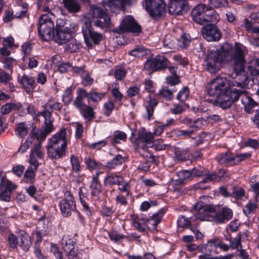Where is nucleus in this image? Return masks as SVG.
I'll use <instances>...</instances> for the list:
<instances>
[{
  "mask_svg": "<svg viewBox=\"0 0 259 259\" xmlns=\"http://www.w3.org/2000/svg\"><path fill=\"white\" fill-rule=\"evenodd\" d=\"M228 5L227 0H208V6L211 7V10H213V8L226 7Z\"/></svg>",
  "mask_w": 259,
  "mask_h": 259,
  "instance_id": "4c0bfd02",
  "label": "nucleus"
},
{
  "mask_svg": "<svg viewBox=\"0 0 259 259\" xmlns=\"http://www.w3.org/2000/svg\"><path fill=\"white\" fill-rule=\"evenodd\" d=\"M15 17L14 12L10 10H7L5 12V16L3 18V21L5 23H9L13 20Z\"/></svg>",
  "mask_w": 259,
  "mask_h": 259,
  "instance_id": "13d9d810",
  "label": "nucleus"
},
{
  "mask_svg": "<svg viewBox=\"0 0 259 259\" xmlns=\"http://www.w3.org/2000/svg\"><path fill=\"white\" fill-rule=\"evenodd\" d=\"M191 220L189 219L184 216H181L178 220V224L181 228L188 227V226H191Z\"/></svg>",
  "mask_w": 259,
  "mask_h": 259,
  "instance_id": "3c124183",
  "label": "nucleus"
},
{
  "mask_svg": "<svg viewBox=\"0 0 259 259\" xmlns=\"http://www.w3.org/2000/svg\"><path fill=\"white\" fill-rule=\"evenodd\" d=\"M206 91L209 96L216 98V105L224 109L230 108L239 98L248 113H252L253 108L257 106V103L249 97L245 90H231L229 80L226 77L218 76L213 79L207 84Z\"/></svg>",
  "mask_w": 259,
  "mask_h": 259,
  "instance_id": "f03ea898",
  "label": "nucleus"
},
{
  "mask_svg": "<svg viewBox=\"0 0 259 259\" xmlns=\"http://www.w3.org/2000/svg\"><path fill=\"white\" fill-rule=\"evenodd\" d=\"M166 80L168 84L174 85L178 84L180 82L179 76H168Z\"/></svg>",
  "mask_w": 259,
  "mask_h": 259,
  "instance_id": "338daca9",
  "label": "nucleus"
},
{
  "mask_svg": "<svg viewBox=\"0 0 259 259\" xmlns=\"http://www.w3.org/2000/svg\"><path fill=\"white\" fill-rule=\"evenodd\" d=\"M220 240L218 238H214L208 241L207 244L204 246L206 252L210 253L213 249L218 247Z\"/></svg>",
  "mask_w": 259,
  "mask_h": 259,
  "instance_id": "c9c22d12",
  "label": "nucleus"
},
{
  "mask_svg": "<svg viewBox=\"0 0 259 259\" xmlns=\"http://www.w3.org/2000/svg\"><path fill=\"white\" fill-rule=\"evenodd\" d=\"M82 32L85 42L90 48L94 45H98L102 39V35L94 31L90 21H86L82 26Z\"/></svg>",
  "mask_w": 259,
  "mask_h": 259,
  "instance_id": "1a4fd4ad",
  "label": "nucleus"
},
{
  "mask_svg": "<svg viewBox=\"0 0 259 259\" xmlns=\"http://www.w3.org/2000/svg\"><path fill=\"white\" fill-rule=\"evenodd\" d=\"M70 42L65 46V50L70 53L76 52L80 47V44L72 37Z\"/></svg>",
  "mask_w": 259,
  "mask_h": 259,
  "instance_id": "f704fd0d",
  "label": "nucleus"
},
{
  "mask_svg": "<svg viewBox=\"0 0 259 259\" xmlns=\"http://www.w3.org/2000/svg\"><path fill=\"white\" fill-rule=\"evenodd\" d=\"M51 100H49L46 104L42 106V108L48 107L53 112L54 110L61 111L63 107L62 103L60 102H55L53 104L51 103Z\"/></svg>",
  "mask_w": 259,
  "mask_h": 259,
  "instance_id": "a18cd8bd",
  "label": "nucleus"
},
{
  "mask_svg": "<svg viewBox=\"0 0 259 259\" xmlns=\"http://www.w3.org/2000/svg\"><path fill=\"white\" fill-rule=\"evenodd\" d=\"M19 245L24 250H28L31 245L30 237L25 232H22L18 236Z\"/></svg>",
  "mask_w": 259,
  "mask_h": 259,
  "instance_id": "393cba45",
  "label": "nucleus"
},
{
  "mask_svg": "<svg viewBox=\"0 0 259 259\" xmlns=\"http://www.w3.org/2000/svg\"><path fill=\"white\" fill-rule=\"evenodd\" d=\"M70 161L72 169L75 171H78L80 170V164L77 157L72 155L71 156Z\"/></svg>",
  "mask_w": 259,
  "mask_h": 259,
  "instance_id": "864d4df0",
  "label": "nucleus"
},
{
  "mask_svg": "<svg viewBox=\"0 0 259 259\" xmlns=\"http://www.w3.org/2000/svg\"><path fill=\"white\" fill-rule=\"evenodd\" d=\"M104 107L105 109V114L108 116L112 112L114 108V104L112 102L109 101L104 104Z\"/></svg>",
  "mask_w": 259,
  "mask_h": 259,
  "instance_id": "4d7b16f0",
  "label": "nucleus"
},
{
  "mask_svg": "<svg viewBox=\"0 0 259 259\" xmlns=\"http://www.w3.org/2000/svg\"><path fill=\"white\" fill-rule=\"evenodd\" d=\"M67 147L66 128H62L50 139L47 146L48 155L53 159L61 158L65 155Z\"/></svg>",
  "mask_w": 259,
  "mask_h": 259,
  "instance_id": "7ed1b4c3",
  "label": "nucleus"
},
{
  "mask_svg": "<svg viewBox=\"0 0 259 259\" xmlns=\"http://www.w3.org/2000/svg\"><path fill=\"white\" fill-rule=\"evenodd\" d=\"M126 139V135L123 132L117 131L114 134L113 140L115 143H120V141H125Z\"/></svg>",
  "mask_w": 259,
  "mask_h": 259,
  "instance_id": "de8ad7c7",
  "label": "nucleus"
},
{
  "mask_svg": "<svg viewBox=\"0 0 259 259\" xmlns=\"http://www.w3.org/2000/svg\"><path fill=\"white\" fill-rule=\"evenodd\" d=\"M106 95L105 93H98L96 92H91L88 93L84 89L79 88L77 90V96L76 98V102L78 106L81 104V100L83 101L85 98H88L89 99L94 102L100 101Z\"/></svg>",
  "mask_w": 259,
  "mask_h": 259,
  "instance_id": "dca6fc26",
  "label": "nucleus"
},
{
  "mask_svg": "<svg viewBox=\"0 0 259 259\" xmlns=\"http://www.w3.org/2000/svg\"><path fill=\"white\" fill-rule=\"evenodd\" d=\"M214 209L215 207L212 205L205 204L202 202L197 203L194 206L196 219L202 221H213Z\"/></svg>",
  "mask_w": 259,
  "mask_h": 259,
  "instance_id": "9d476101",
  "label": "nucleus"
},
{
  "mask_svg": "<svg viewBox=\"0 0 259 259\" xmlns=\"http://www.w3.org/2000/svg\"><path fill=\"white\" fill-rule=\"evenodd\" d=\"M74 243L72 238L68 236H64L62 239L63 249L67 253L74 250Z\"/></svg>",
  "mask_w": 259,
  "mask_h": 259,
  "instance_id": "cd10ccee",
  "label": "nucleus"
},
{
  "mask_svg": "<svg viewBox=\"0 0 259 259\" xmlns=\"http://www.w3.org/2000/svg\"><path fill=\"white\" fill-rule=\"evenodd\" d=\"M232 217V210L229 208H224L221 211L217 212L215 209L214 210L212 221L221 223L228 221Z\"/></svg>",
  "mask_w": 259,
  "mask_h": 259,
  "instance_id": "4be33fe9",
  "label": "nucleus"
},
{
  "mask_svg": "<svg viewBox=\"0 0 259 259\" xmlns=\"http://www.w3.org/2000/svg\"><path fill=\"white\" fill-rule=\"evenodd\" d=\"M207 181H219V177L217 173H208L206 175L205 179L201 181L199 184L196 185V188L198 189L203 188L200 185L202 183L207 182Z\"/></svg>",
  "mask_w": 259,
  "mask_h": 259,
  "instance_id": "79ce46f5",
  "label": "nucleus"
},
{
  "mask_svg": "<svg viewBox=\"0 0 259 259\" xmlns=\"http://www.w3.org/2000/svg\"><path fill=\"white\" fill-rule=\"evenodd\" d=\"M64 7L69 13H76L81 10V6L77 0H63Z\"/></svg>",
  "mask_w": 259,
  "mask_h": 259,
  "instance_id": "b1692460",
  "label": "nucleus"
},
{
  "mask_svg": "<svg viewBox=\"0 0 259 259\" xmlns=\"http://www.w3.org/2000/svg\"><path fill=\"white\" fill-rule=\"evenodd\" d=\"M254 61V60L251 61L250 65L248 67V70L251 75L255 76L259 74V66L256 64H252Z\"/></svg>",
  "mask_w": 259,
  "mask_h": 259,
  "instance_id": "6e6d98bb",
  "label": "nucleus"
},
{
  "mask_svg": "<svg viewBox=\"0 0 259 259\" xmlns=\"http://www.w3.org/2000/svg\"><path fill=\"white\" fill-rule=\"evenodd\" d=\"M14 61V60L12 57H7L3 58L2 62L4 64V68L7 69H11L12 67V64Z\"/></svg>",
  "mask_w": 259,
  "mask_h": 259,
  "instance_id": "bf43d9fd",
  "label": "nucleus"
},
{
  "mask_svg": "<svg viewBox=\"0 0 259 259\" xmlns=\"http://www.w3.org/2000/svg\"><path fill=\"white\" fill-rule=\"evenodd\" d=\"M158 102L154 98H149L147 104L146 105V108L148 113V119H150L152 117L154 112V108L157 105Z\"/></svg>",
  "mask_w": 259,
  "mask_h": 259,
  "instance_id": "473e14b6",
  "label": "nucleus"
},
{
  "mask_svg": "<svg viewBox=\"0 0 259 259\" xmlns=\"http://www.w3.org/2000/svg\"><path fill=\"white\" fill-rule=\"evenodd\" d=\"M247 53L246 48L240 43L236 42L234 47L225 43L219 50L208 52L205 59L206 70L210 73H217L222 67V61L224 58L233 67L234 72L231 74L233 85L243 89L248 82L247 73L244 70Z\"/></svg>",
  "mask_w": 259,
  "mask_h": 259,
  "instance_id": "f257e3e1",
  "label": "nucleus"
},
{
  "mask_svg": "<svg viewBox=\"0 0 259 259\" xmlns=\"http://www.w3.org/2000/svg\"><path fill=\"white\" fill-rule=\"evenodd\" d=\"M164 0H145V8L150 16L157 18L162 15L166 9Z\"/></svg>",
  "mask_w": 259,
  "mask_h": 259,
  "instance_id": "ddd939ff",
  "label": "nucleus"
},
{
  "mask_svg": "<svg viewBox=\"0 0 259 259\" xmlns=\"http://www.w3.org/2000/svg\"><path fill=\"white\" fill-rule=\"evenodd\" d=\"M179 122L181 124H185L190 128H199L203 125L205 121L201 117L192 119L189 117L181 116L179 118Z\"/></svg>",
  "mask_w": 259,
  "mask_h": 259,
  "instance_id": "6ab92c4d",
  "label": "nucleus"
},
{
  "mask_svg": "<svg viewBox=\"0 0 259 259\" xmlns=\"http://www.w3.org/2000/svg\"><path fill=\"white\" fill-rule=\"evenodd\" d=\"M218 162L220 164L225 165H235L234 156L229 151L225 153H223L218 155L217 157Z\"/></svg>",
  "mask_w": 259,
  "mask_h": 259,
  "instance_id": "5701e85b",
  "label": "nucleus"
},
{
  "mask_svg": "<svg viewBox=\"0 0 259 259\" xmlns=\"http://www.w3.org/2000/svg\"><path fill=\"white\" fill-rule=\"evenodd\" d=\"M133 143L136 150L142 149L143 150V154L142 153L141 151H139L141 155L147 158L148 157V155H149V159L150 160H148V161L151 162L154 161V156L144 151L148 147L154 146V139L153 133L146 132L139 133L138 137L135 139Z\"/></svg>",
  "mask_w": 259,
  "mask_h": 259,
  "instance_id": "39448f33",
  "label": "nucleus"
},
{
  "mask_svg": "<svg viewBox=\"0 0 259 259\" xmlns=\"http://www.w3.org/2000/svg\"><path fill=\"white\" fill-rule=\"evenodd\" d=\"M27 10L28 4L26 3H23L21 5L16 6L13 11L15 14V17L18 18L26 17Z\"/></svg>",
  "mask_w": 259,
  "mask_h": 259,
  "instance_id": "c756f323",
  "label": "nucleus"
},
{
  "mask_svg": "<svg viewBox=\"0 0 259 259\" xmlns=\"http://www.w3.org/2000/svg\"><path fill=\"white\" fill-rule=\"evenodd\" d=\"M49 134L46 133L43 130H40L39 132L33 131L31 134H30V139H36L37 141H39L38 143H41V142L45 139L47 136Z\"/></svg>",
  "mask_w": 259,
  "mask_h": 259,
  "instance_id": "e433bc0d",
  "label": "nucleus"
},
{
  "mask_svg": "<svg viewBox=\"0 0 259 259\" xmlns=\"http://www.w3.org/2000/svg\"><path fill=\"white\" fill-rule=\"evenodd\" d=\"M141 31V26L136 22L133 17L130 15L125 16L122 19L118 28L112 30V32L116 38L119 37L120 34L125 32H132L139 34Z\"/></svg>",
  "mask_w": 259,
  "mask_h": 259,
  "instance_id": "0eeeda50",
  "label": "nucleus"
},
{
  "mask_svg": "<svg viewBox=\"0 0 259 259\" xmlns=\"http://www.w3.org/2000/svg\"><path fill=\"white\" fill-rule=\"evenodd\" d=\"M150 53L149 49L143 46H137L129 52V54L137 58L143 57Z\"/></svg>",
  "mask_w": 259,
  "mask_h": 259,
  "instance_id": "c85d7f7f",
  "label": "nucleus"
},
{
  "mask_svg": "<svg viewBox=\"0 0 259 259\" xmlns=\"http://www.w3.org/2000/svg\"><path fill=\"white\" fill-rule=\"evenodd\" d=\"M218 176L219 177V181L222 180L227 181L230 178V175L224 169H220L218 171Z\"/></svg>",
  "mask_w": 259,
  "mask_h": 259,
  "instance_id": "0e129e2a",
  "label": "nucleus"
},
{
  "mask_svg": "<svg viewBox=\"0 0 259 259\" xmlns=\"http://www.w3.org/2000/svg\"><path fill=\"white\" fill-rule=\"evenodd\" d=\"M100 172H97L92 178V183L90 188L92 189V194L94 196H98L101 192V185L99 181V175Z\"/></svg>",
  "mask_w": 259,
  "mask_h": 259,
  "instance_id": "a878e982",
  "label": "nucleus"
},
{
  "mask_svg": "<svg viewBox=\"0 0 259 259\" xmlns=\"http://www.w3.org/2000/svg\"><path fill=\"white\" fill-rule=\"evenodd\" d=\"M18 237H17L14 234H11L8 236V241L10 246L12 248L17 247L19 244Z\"/></svg>",
  "mask_w": 259,
  "mask_h": 259,
  "instance_id": "603ef678",
  "label": "nucleus"
},
{
  "mask_svg": "<svg viewBox=\"0 0 259 259\" xmlns=\"http://www.w3.org/2000/svg\"><path fill=\"white\" fill-rule=\"evenodd\" d=\"M195 171H196L195 169H193L192 171L183 170L178 172L177 175L178 178L187 183L188 181H191L193 176L197 175Z\"/></svg>",
  "mask_w": 259,
  "mask_h": 259,
  "instance_id": "7c9ffc66",
  "label": "nucleus"
},
{
  "mask_svg": "<svg viewBox=\"0 0 259 259\" xmlns=\"http://www.w3.org/2000/svg\"><path fill=\"white\" fill-rule=\"evenodd\" d=\"M190 15L194 22L201 25L209 23H216L220 20L219 14L214 10H211V7L203 3L195 6L192 9Z\"/></svg>",
  "mask_w": 259,
  "mask_h": 259,
  "instance_id": "20e7f679",
  "label": "nucleus"
},
{
  "mask_svg": "<svg viewBox=\"0 0 259 259\" xmlns=\"http://www.w3.org/2000/svg\"><path fill=\"white\" fill-rule=\"evenodd\" d=\"M105 7H108L112 11L124 10V8L131 4V0H103Z\"/></svg>",
  "mask_w": 259,
  "mask_h": 259,
  "instance_id": "a211bd4d",
  "label": "nucleus"
},
{
  "mask_svg": "<svg viewBox=\"0 0 259 259\" xmlns=\"http://www.w3.org/2000/svg\"><path fill=\"white\" fill-rule=\"evenodd\" d=\"M31 167L28 168L24 174V178L27 182L32 183L35 177V171Z\"/></svg>",
  "mask_w": 259,
  "mask_h": 259,
  "instance_id": "49530a36",
  "label": "nucleus"
},
{
  "mask_svg": "<svg viewBox=\"0 0 259 259\" xmlns=\"http://www.w3.org/2000/svg\"><path fill=\"white\" fill-rule=\"evenodd\" d=\"M257 208V205L252 202L248 203L245 208L243 209V212L247 215L251 213H254Z\"/></svg>",
  "mask_w": 259,
  "mask_h": 259,
  "instance_id": "8fccbe9b",
  "label": "nucleus"
},
{
  "mask_svg": "<svg viewBox=\"0 0 259 259\" xmlns=\"http://www.w3.org/2000/svg\"><path fill=\"white\" fill-rule=\"evenodd\" d=\"M251 154L249 153L240 154L236 155L234 156L235 165H237L242 161L249 158Z\"/></svg>",
  "mask_w": 259,
  "mask_h": 259,
  "instance_id": "5fc2aeb1",
  "label": "nucleus"
},
{
  "mask_svg": "<svg viewBox=\"0 0 259 259\" xmlns=\"http://www.w3.org/2000/svg\"><path fill=\"white\" fill-rule=\"evenodd\" d=\"M189 95V89L188 87L183 88L178 93L177 98L180 102L184 103Z\"/></svg>",
  "mask_w": 259,
  "mask_h": 259,
  "instance_id": "37998d69",
  "label": "nucleus"
},
{
  "mask_svg": "<svg viewBox=\"0 0 259 259\" xmlns=\"http://www.w3.org/2000/svg\"><path fill=\"white\" fill-rule=\"evenodd\" d=\"M71 67V65L69 63H62L58 65V69L61 73L66 72Z\"/></svg>",
  "mask_w": 259,
  "mask_h": 259,
  "instance_id": "774afa93",
  "label": "nucleus"
},
{
  "mask_svg": "<svg viewBox=\"0 0 259 259\" xmlns=\"http://www.w3.org/2000/svg\"><path fill=\"white\" fill-rule=\"evenodd\" d=\"M168 88V87H163L159 91V95L167 100H171L173 97V92Z\"/></svg>",
  "mask_w": 259,
  "mask_h": 259,
  "instance_id": "c03bdc74",
  "label": "nucleus"
},
{
  "mask_svg": "<svg viewBox=\"0 0 259 259\" xmlns=\"http://www.w3.org/2000/svg\"><path fill=\"white\" fill-rule=\"evenodd\" d=\"M190 152L189 148L181 149L177 148L175 150V157L179 161H185L189 159Z\"/></svg>",
  "mask_w": 259,
  "mask_h": 259,
  "instance_id": "bb28decb",
  "label": "nucleus"
},
{
  "mask_svg": "<svg viewBox=\"0 0 259 259\" xmlns=\"http://www.w3.org/2000/svg\"><path fill=\"white\" fill-rule=\"evenodd\" d=\"M38 32L43 40L48 41L52 38L54 32V24L48 15L43 14L39 17Z\"/></svg>",
  "mask_w": 259,
  "mask_h": 259,
  "instance_id": "6e6552de",
  "label": "nucleus"
},
{
  "mask_svg": "<svg viewBox=\"0 0 259 259\" xmlns=\"http://www.w3.org/2000/svg\"><path fill=\"white\" fill-rule=\"evenodd\" d=\"M245 195L244 190L240 187H233V191L230 195L231 197L235 199H241Z\"/></svg>",
  "mask_w": 259,
  "mask_h": 259,
  "instance_id": "ea45409f",
  "label": "nucleus"
},
{
  "mask_svg": "<svg viewBox=\"0 0 259 259\" xmlns=\"http://www.w3.org/2000/svg\"><path fill=\"white\" fill-rule=\"evenodd\" d=\"M176 133L178 136H183L185 138H190L193 134V130H176Z\"/></svg>",
  "mask_w": 259,
  "mask_h": 259,
  "instance_id": "e2e57ef3",
  "label": "nucleus"
},
{
  "mask_svg": "<svg viewBox=\"0 0 259 259\" xmlns=\"http://www.w3.org/2000/svg\"><path fill=\"white\" fill-rule=\"evenodd\" d=\"M16 135L21 138L25 137L28 134V128L25 122L17 124L15 128Z\"/></svg>",
  "mask_w": 259,
  "mask_h": 259,
  "instance_id": "72a5a7b5",
  "label": "nucleus"
},
{
  "mask_svg": "<svg viewBox=\"0 0 259 259\" xmlns=\"http://www.w3.org/2000/svg\"><path fill=\"white\" fill-rule=\"evenodd\" d=\"M73 31L64 24H61L57 21L55 28V33L52 37L54 41L59 45L66 44L72 37Z\"/></svg>",
  "mask_w": 259,
  "mask_h": 259,
  "instance_id": "f8f14e48",
  "label": "nucleus"
},
{
  "mask_svg": "<svg viewBox=\"0 0 259 259\" xmlns=\"http://www.w3.org/2000/svg\"><path fill=\"white\" fill-rule=\"evenodd\" d=\"M123 182V178L117 175H109L107 176L104 180L105 185H119Z\"/></svg>",
  "mask_w": 259,
  "mask_h": 259,
  "instance_id": "2f4dec72",
  "label": "nucleus"
},
{
  "mask_svg": "<svg viewBox=\"0 0 259 259\" xmlns=\"http://www.w3.org/2000/svg\"><path fill=\"white\" fill-rule=\"evenodd\" d=\"M185 110L184 106L179 104H176L174 108L171 109V112L174 114H178L183 113Z\"/></svg>",
  "mask_w": 259,
  "mask_h": 259,
  "instance_id": "052dcab7",
  "label": "nucleus"
},
{
  "mask_svg": "<svg viewBox=\"0 0 259 259\" xmlns=\"http://www.w3.org/2000/svg\"><path fill=\"white\" fill-rule=\"evenodd\" d=\"M19 82L28 94H32L36 85L35 79L33 77L24 74L19 79Z\"/></svg>",
  "mask_w": 259,
  "mask_h": 259,
  "instance_id": "aec40b11",
  "label": "nucleus"
},
{
  "mask_svg": "<svg viewBox=\"0 0 259 259\" xmlns=\"http://www.w3.org/2000/svg\"><path fill=\"white\" fill-rule=\"evenodd\" d=\"M12 79V76L8 73L0 69V82L4 84L8 83Z\"/></svg>",
  "mask_w": 259,
  "mask_h": 259,
  "instance_id": "09e8293b",
  "label": "nucleus"
},
{
  "mask_svg": "<svg viewBox=\"0 0 259 259\" xmlns=\"http://www.w3.org/2000/svg\"><path fill=\"white\" fill-rule=\"evenodd\" d=\"M205 24L201 29L203 37L208 41H215L220 39L222 34L217 26L210 23Z\"/></svg>",
  "mask_w": 259,
  "mask_h": 259,
  "instance_id": "4468645a",
  "label": "nucleus"
},
{
  "mask_svg": "<svg viewBox=\"0 0 259 259\" xmlns=\"http://www.w3.org/2000/svg\"><path fill=\"white\" fill-rule=\"evenodd\" d=\"M109 235L110 239L115 242H117L121 239H122L124 237V235H120L116 231H112L110 232L109 234Z\"/></svg>",
  "mask_w": 259,
  "mask_h": 259,
  "instance_id": "680f3d73",
  "label": "nucleus"
},
{
  "mask_svg": "<svg viewBox=\"0 0 259 259\" xmlns=\"http://www.w3.org/2000/svg\"><path fill=\"white\" fill-rule=\"evenodd\" d=\"M162 220V218L160 217V216H159L156 213L152 215V217L151 219L148 220L147 221L148 222H152V225L153 226V228H156L159 223L161 222Z\"/></svg>",
  "mask_w": 259,
  "mask_h": 259,
  "instance_id": "69168bd1",
  "label": "nucleus"
},
{
  "mask_svg": "<svg viewBox=\"0 0 259 259\" xmlns=\"http://www.w3.org/2000/svg\"><path fill=\"white\" fill-rule=\"evenodd\" d=\"M0 186L2 188H4L5 190L9 191L11 192V193L16 188L15 185L4 177L2 178L1 179Z\"/></svg>",
  "mask_w": 259,
  "mask_h": 259,
  "instance_id": "58836bf2",
  "label": "nucleus"
},
{
  "mask_svg": "<svg viewBox=\"0 0 259 259\" xmlns=\"http://www.w3.org/2000/svg\"><path fill=\"white\" fill-rule=\"evenodd\" d=\"M124 161L122 156L120 155H117L112 160L107 164V167L110 169L114 168L116 166L121 164Z\"/></svg>",
  "mask_w": 259,
  "mask_h": 259,
  "instance_id": "a19ab883",
  "label": "nucleus"
},
{
  "mask_svg": "<svg viewBox=\"0 0 259 259\" xmlns=\"http://www.w3.org/2000/svg\"><path fill=\"white\" fill-rule=\"evenodd\" d=\"M88 14L94 19V25L101 28H106L111 25V19L107 13L100 7L91 5Z\"/></svg>",
  "mask_w": 259,
  "mask_h": 259,
  "instance_id": "423d86ee",
  "label": "nucleus"
},
{
  "mask_svg": "<svg viewBox=\"0 0 259 259\" xmlns=\"http://www.w3.org/2000/svg\"><path fill=\"white\" fill-rule=\"evenodd\" d=\"M65 195V198L60 201L59 205L63 215L67 217L76 209V204L70 192L67 191Z\"/></svg>",
  "mask_w": 259,
  "mask_h": 259,
  "instance_id": "2eb2a0df",
  "label": "nucleus"
},
{
  "mask_svg": "<svg viewBox=\"0 0 259 259\" xmlns=\"http://www.w3.org/2000/svg\"><path fill=\"white\" fill-rule=\"evenodd\" d=\"M169 64V61L165 56L157 55L152 59H148L145 62L144 69L153 72L164 70L167 68Z\"/></svg>",
  "mask_w": 259,
  "mask_h": 259,
  "instance_id": "9b49d317",
  "label": "nucleus"
},
{
  "mask_svg": "<svg viewBox=\"0 0 259 259\" xmlns=\"http://www.w3.org/2000/svg\"><path fill=\"white\" fill-rule=\"evenodd\" d=\"M189 9L186 0H170L168 12L173 15H182Z\"/></svg>",
  "mask_w": 259,
  "mask_h": 259,
  "instance_id": "f3484780",
  "label": "nucleus"
},
{
  "mask_svg": "<svg viewBox=\"0 0 259 259\" xmlns=\"http://www.w3.org/2000/svg\"><path fill=\"white\" fill-rule=\"evenodd\" d=\"M80 106H78L76 102V99L74 101V105L79 109L81 114L83 115L84 118L88 121H91L95 117V113L92 107L87 106L83 103V101L81 100V103Z\"/></svg>",
  "mask_w": 259,
  "mask_h": 259,
  "instance_id": "412c9836",
  "label": "nucleus"
}]
</instances>
